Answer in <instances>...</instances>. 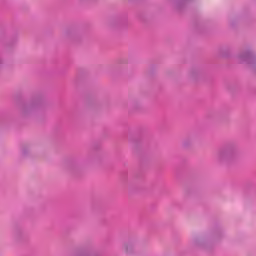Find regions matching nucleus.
Listing matches in <instances>:
<instances>
[{"label": "nucleus", "instance_id": "obj_1", "mask_svg": "<svg viewBox=\"0 0 256 256\" xmlns=\"http://www.w3.org/2000/svg\"><path fill=\"white\" fill-rule=\"evenodd\" d=\"M231 157V151L229 150H222L218 153L219 159H229Z\"/></svg>", "mask_w": 256, "mask_h": 256}]
</instances>
